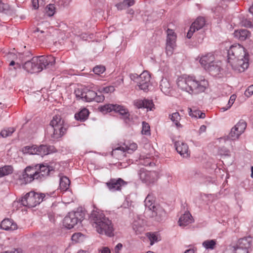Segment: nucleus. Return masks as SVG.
Listing matches in <instances>:
<instances>
[{
  "label": "nucleus",
  "instance_id": "ea45409f",
  "mask_svg": "<svg viewBox=\"0 0 253 253\" xmlns=\"http://www.w3.org/2000/svg\"><path fill=\"white\" fill-rule=\"evenodd\" d=\"M36 145L26 146L22 148V152L24 154L35 155Z\"/></svg>",
  "mask_w": 253,
  "mask_h": 253
},
{
  "label": "nucleus",
  "instance_id": "bb28decb",
  "mask_svg": "<svg viewBox=\"0 0 253 253\" xmlns=\"http://www.w3.org/2000/svg\"><path fill=\"white\" fill-rule=\"evenodd\" d=\"M1 229L5 230H14L17 228L16 223L14 222L12 219L8 218L3 219L0 224Z\"/></svg>",
  "mask_w": 253,
  "mask_h": 253
},
{
  "label": "nucleus",
  "instance_id": "0eeeda50",
  "mask_svg": "<svg viewBox=\"0 0 253 253\" xmlns=\"http://www.w3.org/2000/svg\"><path fill=\"white\" fill-rule=\"evenodd\" d=\"M250 238H244L239 240L236 246L230 247L224 253H249L248 249L251 247Z\"/></svg>",
  "mask_w": 253,
  "mask_h": 253
},
{
  "label": "nucleus",
  "instance_id": "c85d7f7f",
  "mask_svg": "<svg viewBox=\"0 0 253 253\" xmlns=\"http://www.w3.org/2000/svg\"><path fill=\"white\" fill-rule=\"evenodd\" d=\"M160 88L166 95H169L172 91V86L167 79H163L160 82Z\"/></svg>",
  "mask_w": 253,
  "mask_h": 253
},
{
  "label": "nucleus",
  "instance_id": "4d7b16f0",
  "mask_svg": "<svg viewBox=\"0 0 253 253\" xmlns=\"http://www.w3.org/2000/svg\"><path fill=\"white\" fill-rule=\"evenodd\" d=\"M1 253H22V250L20 249H17L10 251H5Z\"/></svg>",
  "mask_w": 253,
  "mask_h": 253
},
{
  "label": "nucleus",
  "instance_id": "603ef678",
  "mask_svg": "<svg viewBox=\"0 0 253 253\" xmlns=\"http://www.w3.org/2000/svg\"><path fill=\"white\" fill-rule=\"evenodd\" d=\"M253 94V84L249 86L245 92V96L248 97L251 96Z\"/></svg>",
  "mask_w": 253,
  "mask_h": 253
},
{
  "label": "nucleus",
  "instance_id": "0e129e2a",
  "mask_svg": "<svg viewBox=\"0 0 253 253\" xmlns=\"http://www.w3.org/2000/svg\"><path fill=\"white\" fill-rule=\"evenodd\" d=\"M230 108H228V105H226V107H223L222 108H221V110L223 111V112H224L226 110H227L228 109H229Z\"/></svg>",
  "mask_w": 253,
  "mask_h": 253
},
{
  "label": "nucleus",
  "instance_id": "a211bd4d",
  "mask_svg": "<svg viewBox=\"0 0 253 253\" xmlns=\"http://www.w3.org/2000/svg\"><path fill=\"white\" fill-rule=\"evenodd\" d=\"M205 24V20L202 17H198L196 20L192 24L187 34V38L190 39L193 33L196 31L202 29Z\"/></svg>",
  "mask_w": 253,
  "mask_h": 253
},
{
  "label": "nucleus",
  "instance_id": "13d9d810",
  "mask_svg": "<svg viewBox=\"0 0 253 253\" xmlns=\"http://www.w3.org/2000/svg\"><path fill=\"white\" fill-rule=\"evenodd\" d=\"M32 5L34 9H37L39 8V0H32Z\"/></svg>",
  "mask_w": 253,
  "mask_h": 253
},
{
  "label": "nucleus",
  "instance_id": "8fccbe9b",
  "mask_svg": "<svg viewBox=\"0 0 253 253\" xmlns=\"http://www.w3.org/2000/svg\"><path fill=\"white\" fill-rule=\"evenodd\" d=\"M176 45H173L172 43L168 44L166 43V52L168 55H172L174 48Z\"/></svg>",
  "mask_w": 253,
  "mask_h": 253
},
{
  "label": "nucleus",
  "instance_id": "052dcab7",
  "mask_svg": "<svg viewBox=\"0 0 253 253\" xmlns=\"http://www.w3.org/2000/svg\"><path fill=\"white\" fill-rule=\"evenodd\" d=\"M110 250L108 247H104L101 250V253H110Z\"/></svg>",
  "mask_w": 253,
  "mask_h": 253
},
{
  "label": "nucleus",
  "instance_id": "f704fd0d",
  "mask_svg": "<svg viewBox=\"0 0 253 253\" xmlns=\"http://www.w3.org/2000/svg\"><path fill=\"white\" fill-rule=\"evenodd\" d=\"M134 3V0H124L123 2L116 4V6L118 10H121L132 6Z\"/></svg>",
  "mask_w": 253,
  "mask_h": 253
},
{
  "label": "nucleus",
  "instance_id": "f3484780",
  "mask_svg": "<svg viewBox=\"0 0 253 253\" xmlns=\"http://www.w3.org/2000/svg\"><path fill=\"white\" fill-rule=\"evenodd\" d=\"M36 171L33 167H27L20 176V179L23 180L25 183H30L36 178Z\"/></svg>",
  "mask_w": 253,
  "mask_h": 253
},
{
  "label": "nucleus",
  "instance_id": "5701e85b",
  "mask_svg": "<svg viewBox=\"0 0 253 253\" xmlns=\"http://www.w3.org/2000/svg\"><path fill=\"white\" fill-rule=\"evenodd\" d=\"M222 70L221 63L219 61H213L206 71H208L210 74L213 76H217L219 75Z\"/></svg>",
  "mask_w": 253,
  "mask_h": 253
},
{
  "label": "nucleus",
  "instance_id": "20e7f679",
  "mask_svg": "<svg viewBox=\"0 0 253 253\" xmlns=\"http://www.w3.org/2000/svg\"><path fill=\"white\" fill-rule=\"evenodd\" d=\"M68 125L60 116H54L47 128V135L51 140L55 141L61 138L66 133Z\"/></svg>",
  "mask_w": 253,
  "mask_h": 253
},
{
  "label": "nucleus",
  "instance_id": "69168bd1",
  "mask_svg": "<svg viewBox=\"0 0 253 253\" xmlns=\"http://www.w3.org/2000/svg\"><path fill=\"white\" fill-rule=\"evenodd\" d=\"M40 32V33L41 34L44 33V31H43L42 30H40V29L39 28H37L34 31V33H36V32Z\"/></svg>",
  "mask_w": 253,
  "mask_h": 253
},
{
  "label": "nucleus",
  "instance_id": "39448f33",
  "mask_svg": "<svg viewBox=\"0 0 253 253\" xmlns=\"http://www.w3.org/2000/svg\"><path fill=\"white\" fill-rule=\"evenodd\" d=\"M45 197L42 193H38L34 191L27 193L20 200L22 205L29 208H33L39 205Z\"/></svg>",
  "mask_w": 253,
  "mask_h": 253
},
{
  "label": "nucleus",
  "instance_id": "aec40b11",
  "mask_svg": "<svg viewBox=\"0 0 253 253\" xmlns=\"http://www.w3.org/2000/svg\"><path fill=\"white\" fill-rule=\"evenodd\" d=\"M149 212L151 214L150 216L158 222L162 221L166 216L164 209L159 205H157Z\"/></svg>",
  "mask_w": 253,
  "mask_h": 253
},
{
  "label": "nucleus",
  "instance_id": "4468645a",
  "mask_svg": "<svg viewBox=\"0 0 253 253\" xmlns=\"http://www.w3.org/2000/svg\"><path fill=\"white\" fill-rule=\"evenodd\" d=\"M138 175L141 181L147 184L154 183L158 178L157 172L149 171L143 168L139 170Z\"/></svg>",
  "mask_w": 253,
  "mask_h": 253
},
{
  "label": "nucleus",
  "instance_id": "dca6fc26",
  "mask_svg": "<svg viewBox=\"0 0 253 253\" xmlns=\"http://www.w3.org/2000/svg\"><path fill=\"white\" fill-rule=\"evenodd\" d=\"M106 184L110 191L115 192L121 190L122 187L125 186L127 182L121 178H111Z\"/></svg>",
  "mask_w": 253,
  "mask_h": 253
},
{
  "label": "nucleus",
  "instance_id": "473e14b6",
  "mask_svg": "<svg viewBox=\"0 0 253 253\" xmlns=\"http://www.w3.org/2000/svg\"><path fill=\"white\" fill-rule=\"evenodd\" d=\"M188 113L189 116L192 118L204 119L206 117L205 113L196 109L188 108Z\"/></svg>",
  "mask_w": 253,
  "mask_h": 253
},
{
  "label": "nucleus",
  "instance_id": "a19ab883",
  "mask_svg": "<svg viewBox=\"0 0 253 253\" xmlns=\"http://www.w3.org/2000/svg\"><path fill=\"white\" fill-rule=\"evenodd\" d=\"M84 239V235L80 232L75 233L72 236V241L78 243L83 242Z\"/></svg>",
  "mask_w": 253,
  "mask_h": 253
},
{
  "label": "nucleus",
  "instance_id": "49530a36",
  "mask_svg": "<svg viewBox=\"0 0 253 253\" xmlns=\"http://www.w3.org/2000/svg\"><path fill=\"white\" fill-rule=\"evenodd\" d=\"M141 132L143 134L146 135H150L151 134L150 126L149 124L145 122H142V129Z\"/></svg>",
  "mask_w": 253,
  "mask_h": 253
},
{
  "label": "nucleus",
  "instance_id": "6e6552de",
  "mask_svg": "<svg viewBox=\"0 0 253 253\" xmlns=\"http://www.w3.org/2000/svg\"><path fill=\"white\" fill-rule=\"evenodd\" d=\"M100 111L103 113H107L113 111L119 113L122 118L125 120L129 119V113L128 109L125 106L117 104H107L101 107Z\"/></svg>",
  "mask_w": 253,
  "mask_h": 253
},
{
  "label": "nucleus",
  "instance_id": "7c9ffc66",
  "mask_svg": "<svg viewBox=\"0 0 253 253\" xmlns=\"http://www.w3.org/2000/svg\"><path fill=\"white\" fill-rule=\"evenodd\" d=\"M89 114V111L86 108H84L75 114V118L78 121L84 122L87 119Z\"/></svg>",
  "mask_w": 253,
  "mask_h": 253
},
{
  "label": "nucleus",
  "instance_id": "412c9836",
  "mask_svg": "<svg viewBox=\"0 0 253 253\" xmlns=\"http://www.w3.org/2000/svg\"><path fill=\"white\" fill-rule=\"evenodd\" d=\"M145 221L139 216H137L132 223V228L136 234H141L145 230Z\"/></svg>",
  "mask_w": 253,
  "mask_h": 253
},
{
  "label": "nucleus",
  "instance_id": "09e8293b",
  "mask_svg": "<svg viewBox=\"0 0 253 253\" xmlns=\"http://www.w3.org/2000/svg\"><path fill=\"white\" fill-rule=\"evenodd\" d=\"M105 71V68L103 66L98 65L95 66L93 69V72L96 75H100L102 74Z\"/></svg>",
  "mask_w": 253,
  "mask_h": 253
},
{
  "label": "nucleus",
  "instance_id": "2f4dec72",
  "mask_svg": "<svg viewBox=\"0 0 253 253\" xmlns=\"http://www.w3.org/2000/svg\"><path fill=\"white\" fill-rule=\"evenodd\" d=\"M145 206L148 208V211H150L152 209L157 206L155 203V200L153 196L151 194H148L144 201Z\"/></svg>",
  "mask_w": 253,
  "mask_h": 253
},
{
  "label": "nucleus",
  "instance_id": "37998d69",
  "mask_svg": "<svg viewBox=\"0 0 253 253\" xmlns=\"http://www.w3.org/2000/svg\"><path fill=\"white\" fill-rule=\"evenodd\" d=\"M170 120L174 123L175 126L177 127L181 126V125L179 121L180 120V116L178 112H175L172 113L170 115Z\"/></svg>",
  "mask_w": 253,
  "mask_h": 253
},
{
  "label": "nucleus",
  "instance_id": "79ce46f5",
  "mask_svg": "<svg viewBox=\"0 0 253 253\" xmlns=\"http://www.w3.org/2000/svg\"><path fill=\"white\" fill-rule=\"evenodd\" d=\"M10 11L11 9L9 5L0 0V12H4L6 14H10L11 13Z\"/></svg>",
  "mask_w": 253,
  "mask_h": 253
},
{
  "label": "nucleus",
  "instance_id": "f257e3e1",
  "mask_svg": "<svg viewBox=\"0 0 253 253\" xmlns=\"http://www.w3.org/2000/svg\"><path fill=\"white\" fill-rule=\"evenodd\" d=\"M177 85L183 91L197 94L205 90L208 82L205 79L197 80L195 77L182 76L177 79Z\"/></svg>",
  "mask_w": 253,
  "mask_h": 253
},
{
  "label": "nucleus",
  "instance_id": "f03ea898",
  "mask_svg": "<svg viewBox=\"0 0 253 253\" xmlns=\"http://www.w3.org/2000/svg\"><path fill=\"white\" fill-rule=\"evenodd\" d=\"M89 218L98 233L109 237L114 236V229L112 221L105 216L102 211L98 209L93 210Z\"/></svg>",
  "mask_w": 253,
  "mask_h": 253
},
{
  "label": "nucleus",
  "instance_id": "864d4df0",
  "mask_svg": "<svg viewBox=\"0 0 253 253\" xmlns=\"http://www.w3.org/2000/svg\"><path fill=\"white\" fill-rule=\"evenodd\" d=\"M114 90H115V88L113 86H106L103 88V91L106 93L112 92Z\"/></svg>",
  "mask_w": 253,
  "mask_h": 253
},
{
  "label": "nucleus",
  "instance_id": "a18cd8bd",
  "mask_svg": "<svg viewBox=\"0 0 253 253\" xmlns=\"http://www.w3.org/2000/svg\"><path fill=\"white\" fill-rule=\"evenodd\" d=\"M15 131L14 127H9L4 129L0 132V135L3 137H6L10 136Z\"/></svg>",
  "mask_w": 253,
  "mask_h": 253
},
{
  "label": "nucleus",
  "instance_id": "b1692460",
  "mask_svg": "<svg viewBox=\"0 0 253 253\" xmlns=\"http://www.w3.org/2000/svg\"><path fill=\"white\" fill-rule=\"evenodd\" d=\"M35 155H38L42 157L48 155L53 151L54 147L46 145H36Z\"/></svg>",
  "mask_w": 253,
  "mask_h": 253
},
{
  "label": "nucleus",
  "instance_id": "5fc2aeb1",
  "mask_svg": "<svg viewBox=\"0 0 253 253\" xmlns=\"http://www.w3.org/2000/svg\"><path fill=\"white\" fill-rule=\"evenodd\" d=\"M236 96L235 94H233L230 96L228 103L227 104V105H228V108H230L232 106L236 99Z\"/></svg>",
  "mask_w": 253,
  "mask_h": 253
},
{
  "label": "nucleus",
  "instance_id": "f8f14e48",
  "mask_svg": "<svg viewBox=\"0 0 253 253\" xmlns=\"http://www.w3.org/2000/svg\"><path fill=\"white\" fill-rule=\"evenodd\" d=\"M228 63L234 70L240 73L243 72L249 67V56L243 58L229 60Z\"/></svg>",
  "mask_w": 253,
  "mask_h": 253
},
{
  "label": "nucleus",
  "instance_id": "4be33fe9",
  "mask_svg": "<svg viewBox=\"0 0 253 253\" xmlns=\"http://www.w3.org/2000/svg\"><path fill=\"white\" fill-rule=\"evenodd\" d=\"M214 60L215 57L214 55L211 53H209L202 55L200 57L199 62L202 66L206 70Z\"/></svg>",
  "mask_w": 253,
  "mask_h": 253
},
{
  "label": "nucleus",
  "instance_id": "680f3d73",
  "mask_svg": "<svg viewBox=\"0 0 253 253\" xmlns=\"http://www.w3.org/2000/svg\"><path fill=\"white\" fill-rule=\"evenodd\" d=\"M206 126L205 125H202L201 126L200 129H199V132L200 133L204 132L206 131Z\"/></svg>",
  "mask_w": 253,
  "mask_h": 253
},
{
  "label": "nucleus",
  "instance_id": "9d476101",
  "mask_svg": "<svg viewBox=\"0 0 253 253\" xmlns=\"http://www.w3.org/2000/svg\"><path fill=\"white\" fill-rule=\"evenodd\" d=\"M84 216L79 211L70 212L63 220V224L68 229L73 228L79 222H81Z\"/></svg>",
  "mask_w": 253,
  "mask_h": 253
},
{
  "label": "nucleus",
  "instance_id": "bf43d9fd",
  "mask_svg": "<svg viewBox=\"0 0 253 253\" xmlns=\"http://www.w3.org/2000/svg\"><path fill=\"white\" fill-rule=\"evenodd\" d=\"M123 245L121 243L118 244L115 248V253H119L120 250L122 248Z\"/></svg>",
  "mask_w": 253,
  "mask_h": 253
},
{
  "label": "nucleus",
  "instance_id": "774afa93",
  "mask_svg": "<svg viewBox=\"0 0 253 253\" xmlns=\"http://www.w3.org/2000/svg\"><path fill=\"white\" fill-rule=\"evenodd\" d=\"M249 11L253 15V5L249 8Z\"/></svg>",
  "mask_w": 253,
  "mask_h": 253
},
{
  "label": "nucleus",
  "instance_id": "de8ad7c7",
  "mask_svg": "<svg viewBox=\"0 0 253 253\" xmlns=\"http://www.w3.org/2000/svg\"><path fill=\"white\" fill-rule=\"evenodd\" d=\"M84 92H85V88H77L75 90L74 93L76 95L77 98L79 99H82L84 100Z\"/></svg>",
  "mask_w": 253,
  "mask_h": 253
},
{
  "label": "nucleus",
  "instance_id": "e433bc0d",
  "mask_svg": "<svg viewBox=\"0 0 253 253\" xmlns=\"http://www.w3.org/2000/svg\"><path fill=\"white\" fill-rule=\"evenodd\" d=\"M13 169L11 166H5L0 168V177L9 175L13 172Z\"/></svg>",
  "mask_w": 253,
  "mask_h": 253
},
{
  "label": "nucleus",
  "instance_id": "6ab92c4d",
  "mask_svg": "<svg viewBox=\"0 0 253 253\" xmlns=\"http://www.w3.org/2000/svg\"><path fill=\"white\" fill-rule=\"evenodd\" d=\"M84 93V100L86 102L95 101L97 102H100L104 99V97L102 95H97V93L94 91L89 90L87 88H85V92Z\"/></svg>",
  "mask_w": 253,
  "mask_h": 253
},
{
  "label": "nucleus",
  "instance_id": "9b49d317",
  "mask_svg": "<svg viewBox=\"0 0 253 253\" xmlns=\"http://www.w3.org/2000/svg\"><path fill=\"white\" fill-rule=\"evenodd\" d=\"M246 56L249 55L246 53L243 46L240 44L232 45L228 50V62L229 60L245 58Z\"/></svg>",
  "mask_w": 253,
  "mask_h": 253
},
{
  "label": "nucleus",
  "instance_id": "4c0bfd02",
  "mask_svg": "<svg viewBox=\"0 0 253 253\" xmlns=\"http://www.w3.org/2000/svg\"><path fill=\"white\" fill-rule=\"evenodd\" d=\"M216 244L215 240H207L203 242V246L206 249L213 250Z\"/></svg>",
  "mask_w": 253,
  "mask_h": 253
},
{
  "label": "nucleus",
  "instance_id": "cd10ccee",
  "mask_svg": "<svg viewBox=\"0 0 253 253\" xmlns=\"http://www.w3.org/2000/svg\"><path fill=\"white\" fill-rule=\"evenodd\" d=\"M193 222V217L189 212H185L182 215L178 220L179 226L183 227L187 226Z\"/></svg>",
  "mask_w": 253,
  "mask_h": 253
},
{
  "label": "nucleus",
  "instance_id": "e2e57ef3",
  "mask_svg": "<svg viewBox=\"0 0 253 253\" xmlns=\"http://www.w3.org/2000/svg\"><path fill=\"white\" fill-rule=\"evenodd\" d=\"M195 251L193 249H189L186 250L184 253H194Z\"/></svg>",
  "mask_w": 253,
  "mask_h": 253
},
{
  "label": "nucleus",
  "instance_id": "338daca9",
  "mask_svg": "<svg viewBox=\"0 0 253 253\" xmlns=\"http://www.w3.org/2000/svg\"><path fill=\"white\" fill-rule=\"evenodd\" d=\"M77 253H89L88 251L81 250L79 251Z\"/></svg>",
  "mask_w": 253,
  "mask_h": 253
},
{
  "label": "nucleus",
  "instance_id": "6e6d98bb",
  "mask_svg": "<svg viewBox=\"0 0 253 253\" xmlns=\"http://www.w3.org/2000/svg\"><path fill=\"white\" fill-rule=\"evenodd\" d=\"M242 25L246 27H251L252 26V23L250 21L245 19L242 21Z\"/></svg>",
  "mask_w": 253,
  "mask_h": 253
},
{
  "label": "nucleus",
  "instance_id": "c9c22d12",
  "mask_svg": "<svg viewBox=\"0 0 253 253\" xmlns=\"http://www.w3.org/2000/svg\"><path fill=\"white\" fill-rule=\"evenodd\" d=\"M70 181L66 176H63L60 178L59 186L61 190L63 191H67L69 187Z\"/></svg>",
  "mask_w": 253,
  "mask_h": 253
},
{
  "label": "nucleus",
  "instance_id": "7ed1b4c3",
  "mask_svg": "<svg viewBox=\"0 0 253 253\" xmlns=\"http://www.w3.org/2000/svg\"><path fill=\"white\" fill-rule=\"evenodd\" d=\"M55 62V58L51 56H41L33 57L31 60L25 62L23 67L31 73H39L43 69L53 66Z\"/></svg>",
  "mask_w": 253,
  "mask_h": 253
},
{
  "label": "nucleus",
  "instance_id": "c756f323",
  "mask_svg": "<svg viewBox=\"0 0 253 253\" xmlns=\"http://www.w3.org/2000/svg\"><path fill=\"white\" fill-rule=\"evenodd\" d=\"M234 35L237 39L244 41L250 37V33L246 29H241L235 31L234 33Z\"/></svg>",
  "mask_w": 253,
  "mask_h": 253
},
{
  "label": "nucleus",
  "instance_id": "423d86ee",
  "mask_svg": "<svg viewBox=\"0 0 253 253\" xmlns=\"http://www.w3.org/2000/svg\"><path fill=\"white\" fill-rule=\"evenodd\" d=\"M130 78L131 80L137 84L140 89L145 92L149 90L151 76L147 71H145L139 75L137 74H131L130 75Z\"/></svg>",
  "mask_w": 253,
  "mask_h": 253
},
{
  "label": "nucleus",
  "instance_id": "72a5a7b5",
  "mask_svg": "<svg viewBox=\"0 0 253 253\" xmlns=\"http://www.w3.org/2000/svg\"><path fill=\"white\" fill-rule=\"evenodd\" d=\"M167 43L168 44L172 43L173 45H176V36L172 30L168 29L167 31Z\"/></svg>",
  "mask_w": 253,
  "mask_h": 253
},
{
  "label": "nucleus",
  "instance_id": "3c124183",
  "mask_svg": "<svg viewBox=\"0 0 253 253\" xmlns=\"http://www.w3.org/2000/svg\"><path fill=\"white\" fill-rule=\"evenodd\" d=\"M55 6L54 4H49L46 7V13L49 16H52L55 12Z\"/></svg>",
  "mask_w": 253,
  "mask_h": 253
},
{
  "label": "nucleus",
  "instance_id": "ddd939ff",
  "mask_svg": "<svg viewBox=\"0 0 253 253\" xmlns=\"http://www.w3.org/2000/svg\"><path fill=\"white\" fill-rule=\"evenodd\" d=\"M247 127V124L243 120H241L236 125L233 127L228 135V137L235 140L239 138V136L245 131Z\"/></svg>",
  "mask_w": 253,
  "mask_h": 253
},
{
  "label": "nucleus",
  "instance_id": "c03bdc74",
  "mask_svg": "<svg viewBox=\"0 0 253 253\" xmlns=\"http://www.w3.org/2000/svg\"><path fill=\"white\" fill-rule=\"evenodd\" d=\"M140 161L141 164L145 166L153 167L155 165L153 160L150 157H146L145 158H143V159L141 158Z\"/></svg>",
  "mask_w": 253,
  "mask_h": 253
},
{
  "label": "nucleus",
  "instance_id": "1a4fd4ad",
  "mask_svg": "<svg viewBox=\"0 0 253 253\" xmlns=\"http://www.w3.org/2000/svg\"><path fill=\"white\" fill-rule=\"evenodd\" d=\"M137 145L135 143H130L129 145L125 144L124 146L118 147L113 149L112 155L118 159H121L126 156V153L131 154L136 150Z\"/></svg>",
  "mask_w": 253,
  "mask_h": 253
},
{
  "label": "nucleus",
  "instance_id": "2eb2a0df",
  "mask_svg": "<svg viewBox=\"0 0 253 253\" xmlns=\"http://www.w3.org/2000/svg\"><path fill=\"white\" fill-rule=\"evenodd\" d=\"M33 167L36 171V178L40 181L45 178L52 170V168L47 164H37Z\"/></svg>",
  "mask_w": 253,
  "mask_h": 253
},
{
  "label": "nucleus",
  "instance_id": "58836bf2",
  "mask_svg": "<svg viewBox=\"0 0 253 253\" xmlns=\"http://www.w3.org/2000/svg\"><path fill=\"white\" fill-rule=\"evenodd\" d=\"M146 236L150 240V245L151 246L159 241L158 236L157 233L148 232L146 234Z\"/></svg>",
  "mask_w": 253,
  "mask_h": 253
},
{
  "label": "nucleus",
  "instance_id": "393cba45",
  "mask_svg": "<svg viewBox=\"0 0 253 253\" xmlns=\"http://www.w3.org/2000/svg\"><path fill=\"white\" fill-rule=\"evenodd\" d=\"M175 146L177 152L183 157H187L190 154L188 145L183 142L178 141L175 143Z\"/></svg>",
  "mask_w": 253,
  "mask_h": 253
},
{
  "label": "nucleus",
  "instance_id": "a878e982",
  "mask_svg": "<svg viewBox=\"0 0 253 253\" xmlns=\"http://www.w3.org/2000/svg\"><path fill=\"white\" fill-rule=\"evenodd\" d=\"M134 105L137 108H147L150 110H152L154 104L152 100L148 99L140 100L137 99L133 101Z\"/></svg>",
  "mask_w": 253,
  "mask_h": 253
}]
</instances>
